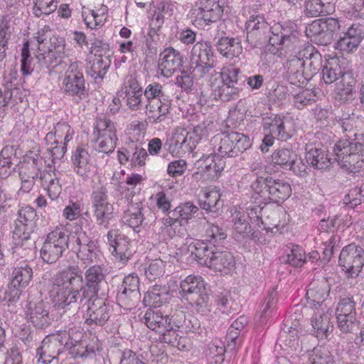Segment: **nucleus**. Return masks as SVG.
Listing matches in <instances>:
<instances>
[{
    "label": "nucleus",
    "instance_id": "obj_60",
    "mask_svg": "<svg viewBox=\"0 0 364 364\" xmlns=\"http://www.w3.org/2000/svg\"><path fill=\"white\" fill-rule=\"evenodd\" d=\"M164 262L160 259L151 260L148 265L144 264L145 275L150 281L155 280L161 276L164 272Z\"/></svg>",
    "mask_w": 364,
    "mask_h": 364
},
{
    "label": "nucleus",
    "instance_id": "obj_10",
    "mask_svg": "<svg viewBox=\"0 0 364 364\" xmlns=\"http://www.w3.org/2000/svg\"><path fill=\"white\" fill-rule=\"evenodd\" d=\"M198 254L191 256L198 264L219 272L222 274H228L235 267V260L232 254L223 248L215 250H207L202 245L198 247Z\"/></svg>",
    "mask_w": 364,
    "mask_h": 364
},
{
    "label": "nucleus",
    "instance_id": "obj_63",
    "mask_svg": "<svg viewBox=\"0 0 364 364\" xmlns=\"http://www.w3.org/2000/svg\"><path fill=\"white\" fill-rule=\"evenodd\" d=\"M53 131L57 137L59 144H66L73 139L74 130L71 127L65 122H60L56 124L53 128Z\"/></svg>",
    "mask_w": 364,
    "mask_h": 364
},
{
    "label": "nucleus",
    "instance_id": "obj_13",
    "mask_svg": "<svg viewBox=\"0 0 364 364\" xmlns=\"http://www.w3.org/2000/svg\"><path fill=\"white\" fill-rule=\"evenodd\" d=\"M338 264L347 277H357L364 266V249L355 242L346 245L340 252Z\"/></svg>",
    "mask_w": 364,
    "mask_h": 364
},
{
    "label": "nucleus",
    "instance_id": "obj_51",
    "mask_svg": "<svg viewBox=\"0 0 364 364\" xmlns=\"http://www.w3.org/2000/svg\"><path fill=\"white\" fill-rule=\"evenodd\" d=\"M54 145L55 146L51 148H48L46 151L43 154L46 168H49L50 166L55 167L57 161L63 159L67 151L66 144L63 143Z\"/></svg>",
    "mask_w": 364,
    "mask_h": 364
},
{
    "label": "nucleus",
    "instance_id": "obj_21",
    "mask_svg": "<svg viewBox=\"0 0 364 364\" xmlns=\"http://www.w3.org/2000/svg\"><path fill=\"white\" fill-rule=\"evenodd\" d=\"M65 41L63 38H54L51 40V44L48 50L45 49L43 53L36 55V58L41 67L46 69H52L62 63L64 58Z\"/></svg>",
    "mask_w": 364,
    "mask_h": 364
},
{
    "label": "nucleus",
    "instance_id": "obj_28",
    "mask_svg": "<svg viewBox=\"0 0 364 364\" xmlns=\"http://www.w3.org/2000/svg\"><path fill=\"white\" fill-rule=\"evenodd\" d=\"M329 291L330 285L326 280L313 281L306 290L307 304L316 309H327L324 301L328 296Z\"/></svg>",
    "mask_w": 364,
    "mask_h": 364
},
{
    "label": "nucleus",
    "instance_id": "obj_43",
    "mask_svg": "<svg viewBox=\"0 0 364 364\" xmlns=\"http://www.w3.org/2000/svg\"><path fill=\"white\" fill-rule=\"evenodd\" d=\"M205 287V282L201 277L188 275L181 280L179 293L183 298L188 300L197 293L203 291Z\"/></svg>",
    "mask_w": 364,
    "mask_h": 364
},
{
    "label": "nucleus",
    "instance_id": "obj_32",
    "mask_svg": "<svg viewBox=\"0 0 364 364\" xmlns=\"http://www.w3.org/2000/svg\"><path fill=\"white\" fill-rule=\"evenodd\" d=\"M122 91L124 93V99L127 106L132 111L141 109L143 106L142 95L144 92L136 77L130 76L125 82Z\"/></svg>",
    "mask_w": 364,
    "mask_h": 364
},
{
    "label": "nucleus",
    "instance_id": "obj_35",
    "mask_svg": "<svg viewBox=\"0 0 364 364\" xmlns=\"http://www.w3.org/2000/svg\"><path fill=\"white\" fill-rule=\"evenodd\" d=\"M60 172L55 167L50 166L41 173L40 180L42 187L46 190L47 193L51 200L57 199L61 191L62 186L60 183Z\"/></svg>",
    "mask_w": 364,
    "mask_h": 364
},
{
    "label": "nucleus",
    "instance_id": "obj_12",
    "mask_svg": "<svg viewBox=\"0 0 364 364\" xmlns=\"http://www.w3.org/2000/svg\"><path fill=\"white\" fill-rule=\"evenodd\" d=\"M83 301L87 306L85 314V323L92 328L96 326H104L112 312V306L107 303L106 296L87 297L85 298Z\"/></svg>",
    "mask_w": 364,
    "mask_h": 364
},
{
    "label": "nucleus",
    "instance_id": "obj_17",
    "mask_svg": "<svg viewBox=\"0 0 364 364\" xmlns=\"http://www.w3.org/2000/svg\"><path fill=\"white\" fill-rule=\"evenodd\" d=\"M197 144L198 139L191 133L181 129L173 132L167 138L164 146L172 155L182 156L192 153Z\"/></svg>",
    "mask_w": 364,
    "mask_h": 364
},
{
    "label": "nucleus",
    "instance_id": "obj_14",
    "mask_svg": "<svg viewBox=\"0 0 364 364\" xmlns=\"http://www.w3.org/2000/svg\"><path fill=\"white\" fill-rule=\"evenodd\" d=\"M91 205L96 223L107 229L110 222L114 219V213L113 205L108 201L105 188H100L92 192Z\"/></svg>",
    "mask_w": 364,
    "mask_h": 364
},
{
    "label": "nucleus",
    "instance_id": "obj_37",
    "mask_svg": "<svg viewBox=\"0 0 364 364\" xmlns=\"http://www.w3.org/2000/svg\"><path fill=\"white\" fill-rule=\"evenodd\" d=\"M112 61L110 55H102V53L95 54V58L90 61V66L87 67V74L96 82L104 79L107 74Z\"/></svg>",
    "mask_w": 364,
    "mask_h": 364
},
{
    "label": "nucleus",
    "instance_id": "obj_52",
    "mask_svg": "<svg viewBox=\"0 0 364 364\" xmlns=\"http://www.w3.org/2000/svg\"><path fill=\"white\" fill-rule=\"evenodd\" d=\"M220 194L217 189H212L204 194L203 199L199 200L200 208L206 212L215 213L220 206Z\"/></svg>",
    "mask_w": 364,
    "mask_h": 364
},
{
    "label": "nucleus",
    "instance_id": "obj_44",
    "mask_svg": "<svg viewBox=\"0 0 364 364\" xmlns=\"http://www.w3.org/2000/svg\"><path fill=\"white\" fill-rule=\"evenodd\" d=\"M90 156L88 151L82 146H77L73 151L71 164L74 171L80 176H85L90 169Z\"/></svg>",
    "mask_w": 364,
    "mask_h": 364
},
{
    "label": "nucleus",
    "instance_id": "obj_24",
    "mask_svg": "<svg viewBox=\"0 0 364 364\" xmlns=\"http://www.w3.org/2000/svg\"><path fill=\"white\" fill-rule=\"evenodd\" d=\"M117 153L118 160L121 164H125L130 161L131 164L134 166H144L148 157L147 151L143 147V144L134 140L126 142L124 146L119 149Z\"/></svg>",
    "mask_w": 364,
    "mask_h": 364
},
{
    "label": "nucleus",
    "instance_id": "obj_34",
    "mask_svg": "<svg viewBox=\"0 0 364 364\" xmlns=\"http://www.w3.org/2000/svg\"><path fill=\"white\" fill-rule=\"evenodd\" d=\"M211 97L215 100L229 102L239 97L241 89L238 86L226 83L215 77L210 80Z\"/></svg>",
    "mask_w": 364,
    "mask_h": 364
},
{
    "label": "nucleus",
    "instance_id": "obj_30",
    "mask_svg": "<svg viewBox=\"0 0 364 364\" xmlns=\"http://www.w3.org/2000/svg\"><path fill=\"white\" fill-rule=\"evenodd\" d=\"M32 232L19 228L14 230V253L21 257H32L35 255L36 242L31 237Z\"/></svg>",
    "mask_w": 364,
    "mask_h": 364
},
{
    "label": "nucleus",
    "instance_id": "obj_15",
    "mask_svg": "<svg viewBox=\"0 0 364 364\" xmlns=\"http://www.w3.org/2000/svg\"><path fill=\"white\" fill-rule=\"evenodd\" d=\"M139 278L135 274L124 277L122 284L118 287L117 304L127 310L134 309L141 299Z\"/></svg>",
    "mask_w": 364,
    "mask_h": 364
},
{
    "label": "nucleus",
    "instance_id": "obj_58",
    "mask_svg": "<svg viewBox=\"0 0 364 364\" xmlns=\"http://www.w3.org/2000/svg\"><path fill=\"white\" fill-rule=\"evenodd\" d=\"M316 94L314 90L302 89L299 93L293 95V102L296 107L302 109L316 102Z\"/></svg>",
    "mask_w": 364,
    "mask_h": 364
},
{
    "label": "nucleus",
    "instance_id": "obj_64",
    "mask_svg": "<svg viewBox=\"0 0 364 364\" xmlns=\"http://www.w3.org/2000/svg\"><path fill=\"white\" fill-rule=\"evenodd\" d=\"M309 364H331L332 357L330 352L320 346L314 348L309 357Z\"/></svg>",
    "mask_w": 364,
    "mask_h": 364
},
{
    "label": "nucleus",
    "instance_id": "obj_2",
    "mask_svg": "<svg viewBox=\"0 0 364 364\" xmlns=\"http://www.w3.org/2000/svg\"><path fill=\"white\" fill-rule=\"evenodd\" d=\"M105 267L95 264L89 267L84 277L77 265H69L53 278L49 295L58 309L67 310L76 304L80 298L106 296L109 286L106 281Z\"/></svg>",
    "mask_w": 364,
    "mask_h": 364
},
{
    "label": "nucleus",
    "instance_id": "obj_39",
    "mask_svg": "<svg viewBox=\"0 0 364 364\" xmlns=\"http://www.w3.org/2000/svg\"><path fill=\"white\" fill-rule=\"evenodd\" d=\"M33 277V271L31 264L26 259L20 262L15 267L11 273V279L14 286L17 285L21 288H26L31 282Z\"/></svg>",
    "mask_w": 364,
    "mask_h": 364
},
{
    "label": "nucleus",
    "instance_id": "obj_16",
    "mask_svg": "<svg viewBox=\"0 0 364 364\" xmlns=\"http://www.w3.org/2000/svg\"><path fill=\"white\" fill-rule=\"evenodd\" d=\"M107 238V243L113 249L112 255L115 260L122 265L126 264L135 252L131 240L118 229L109 230Z\"/></svg>",
    "mask_w": 364,
    "mask_h": 364
},
{
    "label": "nucleus",
    "instance_id": "obj_4",
    "mask_svg": "<svg viewBox=\"0 0 364 364\" xmlns=\"http://www.w3.org/2000/svg\"><path fill=\"white\" fill-rule=\"evenodd\" d=\"M333 161L349 173H358L364 168V144L342 139L335 144Z\"/></svg>",
    "mask_w": 364,
    "mask_h": 364
},
{
    "label": "nucleus",
    "instance_id": "obj_29",
    "mask_svg": "<svg viewBox=\"0 0 364 364\" xmlns=\"http://www.w3.org/2000/svg\"><path fill=\"white\" fill-rule=\"evenodd\" d=\"M356 77L352 70L344 71L336 82L334 93L336 99L339 102H346L351 100L355 94Z\"/></svg>",
    "mask_w": 364,
    "mask_h": 364
},
{
    "label": "nucleus",
    "instance_id": "obj_20",
    "mask_svg": "<svg viewBox=\"0 0 364 364\" xmlns=\"http://www.w3.org/2000/svg\"><path fill=\"white\" fill-rule=\"evenodd\" d=\"M247 41L255 46L257 43H264L271 31L269 23L262 14L251 15L245 23Z\"/></svg>",
    "mask_w": 364,
    "mask_h": 364
},
{
    "label": "nucleus",
    "instance_id": "obj_38",
    "mask_svg": "<svg viewBox=\"0 0 364 364\" xmlns=\"http://www.w3.org/2000/svg\"><path fill=\"white\" fill-rule=\"evenodd\" d=\"M215 47L227 58L238 57L242 53V46L238 38L222 36L215 43Z\"/></svg>",
    "mask_w": 364,
    "mask_h": 364
},
{
    "label": "nucleus",
    "instance_id": "obj_9",
    "mask_svg": "<svg viewBox=\"0 0 364 364\" xmlns=\"http://www.w3.org/2000/svg\"><path fill=\"white\" fill-rule=\"evenodd\" d=\"M92 136L97 151L109 154L115 149L118 140L115 124L106 114H97Z\"/></svg>",
    "mask_w": 364,
    "mask_h": 364
},
{
    "label": "nucleus",
    "instance_id": "obj_23",
    "mask_svg": "<svg viewBox=\"0 0 364 364\" xmlns=\"http://www.w3.org/2000/svg\"><path fill=\"white\" fill-rule=\"evenodd\" d=\"M26 316L28 321L38 329H46L53 321L48 304L42 300L29 301L26 306Z\"/></svg>",
    "mask_w": 364,
    "mask_h": 364
},
{
    "label": "nucleus",
    "instance_id": "obj_42",
    "mask_svg": "<svg viewBox=\"0 0 364 364\" xmlns=\"http://www.w3.org/2000/svg\"><path fill=\"white\" fill-rule=\"evenodd\" d=\"M322 68V80L326 84H331L336 82L340 76L344 73L346 68H341L340 65V60L338 58H331L325 61L323 65V60L321 59V66L319 70Z\"/></svg>",
    "mask_w": 364,
    "mask_h": 364
},
{
    "label": "nucleus",
    "instance_id": "obj_54",
    "mask_svg": "<svg viewBox=\"0 0 364 364\" xmlns=\"http://www.w3.org/2000/svg\"><path fill=\"white\" fill-rule=\"evenodd\" d=\"M294 154L295 152L289 149H277L272 154V163L274 166H279L286 170L288 166H290Z\"/></svg>",
    "mask_w": 364,
    "mask_h": 364
},
{
    "label": "nucleus",
    "instance_id": "obj_59",
    "mask_svg": "<svg viewBox=\"0 0 364 364\" xmlns=\"http://www.w3.org/2000/svg\"><path fill=\"white\" fill-rule=\"evenodd\" d=\"M232 217L235 231L244 236H249L251 234L252 228L247 220L246 214L245 213L235 212L232 214Z\"/></svg>",
    "mask_w": 364,
    "mask_h": 364
},
{
    "label": "nucleus",
    "instance_id": "obj_61",
    "mask_svg": "<svg viewBox=\"0 0 364 364\" xmlns=\"http://www.w3.org/2000/svg\"><path fill=\"white\" fill-rule=\"evenodd\" d=\"M336 320L338 328L345 333H353L360 323L357 316H336Z\"/></svg>",
    "mask_w": 364,
    "mask_h": 364
},
{
    "label": "nucleus",
    "instance_id": "obj_7",
    "mask_svg": "<svg viewBox=\"0 0 364 364\" xmlns=\"http://www.w3.org/2000/svg\"><path fill=\"white\" fill-rule=\"evenodd\" d=\"M63 93L71 97L75 102H79L88 96L89 85L86 83L82 72V63L74 61L61 77Z\"/></svg>",
    "mask_w": 364,
    "mask_h": 364
},
{
    "label": "nucleus",
    "instance_id": "obj_50",
    "mask_svg": "<svg viewBox=\"0 0 364 364\" xmlns=\"http://www.w3.org/2000/svg\"><path fill=\"white\" fill-rule=\"evenodd\" d=\"M330 2H324L323 0H308L306 2L305 12L309 17H316L329 14L331 11Z\"/></svg>",
    "mask_w": 364,
    "mask_h": 364
},
{
    "label": "nucleus",
    "instance_id": "obj_8",
    "mask_svg": "<svg viewBox=\"0 0 364 364\" xmlns=\"http://www.w3.org/2000/svg\"><path fill=\"white\" fill-rule=\"evenodd\" d=\"M223 14L220 0H198L190 9L188 18L196 28L205 29L218 21Z\"/></svg>",
    "mask_w": 364,
    "mask_h": 364
},
{
    "label": "nucleus",
    "instance_id": "obj_18",
    "mask_svg": "<svg viewBox=\"0 0 364 364\" xmlns=\"http://www.w3.org/2000/svg\"><path fill=\"white\" fill-rule=\"evenodd\" d=\"M205 239L203 240H195L189 244L188 251L191 256L197 255L200 246L205 247L207 250H215L218 248H223L224 240L227 237L225 230L217 225L208 224L205 230Z\"/></svg>",
    "mask_w": 364,
    "mask_h": 364
},
{
    "label": "nucleus",
    "instance_id": "obj_49",
    "mask_svg": "<svg viewBox=\"0 0 364 364\" xmlns=\"http://www.w3.org/2000/svg\"><path fill=\"white\" fill-rule=\"evenodd\" d=\"M325 33L323 37V46H327L330 44L334 36L341 29H344L346 27L345 21L338 20L335 18H323Z\"/></svg>",
    "mask_w": 364,
    "mask_h": 364
},
{
    "label": "nucleus",
    "instance_id": "obj_36",
    "mask_svg": "<svg viewBox=\"0 0 364 364\" xmlns=\"http://www.w3.org/2000/svg\"><path fill=\"white\" fill-rule=\"evenodd\" d=\"M161 225L158 232L159 238L163 241L171 240L175 236L183 237L185 235V228L179 218L172 213H168L161 220Z\"/></svg>",
    "mask_w": 364,
    "mask_h": 364
},
{
    "label": "nucleus",
    "instance_id": "obj_56",
    "mask_svg": "<svg viewBox=\"0 0 364 364\" xmlns=\"http://www.w3.org/2000/svg\"><path fill=\"white\" fill-rule=\"evenodd\" d=\"M218 75L219 80L235 86L239 85L242 77L240 68L232 65L223 68L222 71L218 73Z\"/></svg>",
    "mask_w": 364,
    "mask_h": 364
},
{
    "label": "nucleus",
    "instance_id": "obj_19",
    "mask_svg": "<svg viewBox=\"0 0 364 364\" xmlns=\"http://www.w3.org/2000/svg\"><path fill=\"white\" fill-rule=\"evenodd\" d=\"M75 243L72 245V250L76 253L77 257L86 266L97 262L99 251L96 243L85 231L75 232Z\"/></svg>",
    "mask_w": 364,
    "mask_h": 364
},
{
    "label": "nucleus",
    "instance_id": "obj_6",
    "mask_svg": "<svg viewBox=\"0 0 364 364\" xmlns=\"http://www.w3.org/2000/svg\"><path fill=\"white\" fill-rule=\"evenodd\" d=\"M144 95L146 100L145 105L146 114L151 123L163 122L169 112L170 101L164 90V87L159 82H153L149 84Z\"/></svg>",
    "mask_w": 364,
    "mask_h": 364
},
{
    "label": "nucleus",
    "instance_id": "obj_22",
    "mask_svg": "<svg viewBox=\"0 0 364 364\" xmlns=\"http://www.w3.org/2000/svg\"><path fill=\"white\" fill-rule=\"evenodd\" d=\"M77 342V340L73 341L70 337V332L64 331L46 336L39 348L44 350V353L50 354L51 357L57 359L65 347L70 348Z\"/></svg>",
    "mask_w": 364,
    "mask_h": 364
},
{
    "label": "nucleus",
    "instance_id": "obj_41",
    "mask_svg": "<svg viewBox=\"0 0 364 364\" xmlns=\"http://www.w3.org/2000/svg\"><path fill=\"white\" fill-rule=\"evenodd\" d=\"M284 255L279 257L283 264L294 267H301L306 262V255L304 248L298 245L289 244L285 249Z\"/></svg>",
    "mask_w": 364,
    "mask_h": 364
},
{
    "label": "nucleus",
    "instance_id": "obj_48",
    "mask_svg": "<svg viewBox=\"0 0 364 364\" xmlns=\"http://www.w3.org/2000/svg\"><path fill=\"white\" fill-rule=\"evenodd\" d=\"M46 240L56 248L58 247L62 253H64L69 248L70 235L63 227H57L49 232Z\"/></svg>",
    "mask_w": 364,
    "mask_h": 364
},
{
    "label": "nucleus",
    "instance_id": "obj_45",
    "mask_svg": "<svg viewBox=\"0 0 364 364\" xmlns=\"http://www.w3.org/2000/svg\"><path fill=\"white\" fill-rule=\"evenodd\" d=\"M36 219L37 214L33 208L28 205L22 207L18 212L14 230L19 228L23 231L33 232Z\"/></svg>",
    "mask_w": 364,
    "mask_h": 364
},
{
    "label": "nucleus",
    "instance_id": "obj_31",
    "mask_svg": "<svg viewBox=\"0 0 364 364\" xmlns=\"http://www.w3.org/2000/svg\"><path fill=\"white\" fill-rule=\"evenodd\" d=\"M331 314L328 309H317L311 318L312 334L318 339H324L332 332L333 325L331 321Z\"/></svg>",
    "mask_w": 364,
    "mask_h": 364
},
{
    "label": "nucleus",
    "instance_id": "obj_33",
    "mask_svg": "<svg viewBox=\"0 0 364 364\" xmlns=\"http://www.w3.org/2000/svg\"><path fill=\"white\" fill-rule=\"evenodd\" d=\"M321 144L315 146L308 144L306 147L305 159L308 164L316 169L328 168L333 163V158L329 157L328 150Z\"/></svg>",
    "mask_w": 364,
    "mask_h": 364
},
{
    "label": "nucleus",
    "instance_id": "obj_46",
    "mask_svg": "<svg viewBox=\"0 0 364 364\" xmlns=\"http://www.w3.org/2000/svg\"><path fill=\"white\" fill-rule=\"evenodd\" d=\"M111 356L119 361V364H136L140 358L137 353L125 346L123 343H116L110 346Z\"/></svg>",
    "mask_w": 364,
    "mask_h": 364
},
{
    "label": "nucleus",
    "instance_id": "obj_11",
    "mask_svg": "<svg viewBox=\"0 0 364 364\" xmlns=\"http://www.w3.org/2000/svg\"><path fill=\"white\" fill-rule=\"evenodd\" d=\"M213 51L211 43L208 41L196 43L191 50L190 65L192 73L203 77L209 73L214 67Z\"/></svg>",
    "mask_w": 364,
    "mask_h": 364
},
{
    "label": "nucleus",
    "instance_id": "obj_40",
    "mask_svg": "<svg viewBox=\"0 0 364 364\" xmlns=\"http://www.w3.org/2000/svg\"><path fill=\"white\" fill-rule=\"evenodd\" d=\"M123 220L135 232H139L144 221V208L142 203L140 202L131 203L124 213Z\"/></svg>",
    "mask_w": 364,
    "mask_h": 364
},
{
    "label": "nucleus",
    "instance_id": "obj_1",
    "mask_svg": "<svg viewBox=\"0 0 364 364\" xmlns=\"http://www.w3.org/2000/svg\"><path fill=\"white\" fill-rule=\"evenodd\" d=\"M268 42L272 53L284 50V63L287 80L299 87L305 85L319 72L321 54L310 43L301 44L296 23L291 21L277 23L271 27Z\"/></svg>",
    "mask_w": 364,
    "mask_h": 364
},
{
    "label": "nucleus",
    "instance_id": "obj_5",
    "mask_svg": "<svg viewBox=\"0 0 364 364\" xmlns=\"http://www.w3.org/2000/svg\"><path fill=\"white\" fill-rule=\"evenodd\" d=\"M214 151L218 157L234 158L252 146L248 135L237 132H225L216 134L211 139Z\"/></svg>",
    "mask_w": 364,
    "mask_h": 364
},
{
    "label": "nucleus",
    "instance_id": "obj_47",
    "mask_svg": "<svg viewBox=\"0 0 364 364\" xmlns=\"http://www.w3.org/2000/svg\"><path fill=\"white\" fill-rule=\"evenodd\" d=\"M169 299L168 288L164 286L154 285L144 295V303L146 306L157 309Z\"/></svg>",
    "mask_w": 364,
    "mask_h": 364
},
{
    "label": "nucleus",
    "instance_id": "obj_3",
    "mask_svg": "<svg viewBox=\"0 0 364 364\" xmlns=\"http://www.w3.org/2000/svg\"><path fill=\"white\" fill-rule=\"evenodd\" d=\"M250 188L255 199L264 204L281 203L291 194L290 184L284 179L267 175L252 181Z\"/></svg>",
    "mask_w": 364,
    "mask_h": 364
},
{
    "label": "nucleus",
    "instance_id": "obj_53",
    "mask_svg": "<svg viewBox=\"0 0 364 364\" xmlns=\"http://www.w3.org/2000/svg\"><path fill=\"white\" fill-rule=\"evenodd\" d=\"M198 211L199 208L192 202H186L177 206L172 212H170V213H172L176 218H179L181 223L183 221L188 223L193 217L198 215Z\"/></svg>",
    "mask_w": 364,
    "mask_h": 364
},
{
    "label": "nucleus",
    "instance_id": "obj_27",
    "mask_svg": "<svg viewBox=\"0 0 364 364\" xmlns=\"http://www.w3.org/2000/svg\"><path fill=\"white\" fill-rule=\"evenodd\" d=\"M183 64V55L172 47L164 49L160 53L159 69L161 74L166 77H171Z\"/></svg>",
    "mask_w": 364,
    "mask_h": 364
},
{
    "label": "nucleus",
    "instance_id": "obj_25",
    "mask_svg": "<svg viewBox=\"0 0 364 364\" xmlns=\"http://www.w3.org/2000/svg\"><path fill=\"white\" fill-rule=\"evenodd\" d=\"M287 123L285 116L271 114L262 118V126L264 132L274 135L278 140L287 141L292 136L291 129Z\"/></svg>",
    "mask_w": 364,
    "mask_h": 364
},
{
    "label": "nucleus",
    "instance_id": "obj_55",
    "mask_svg": "<svg viewBox=\"0 0 364 364\" xmlns=\"http://www.w3.org/2000/svg\"><path fill=\"white\" fill-rule=\"evenodd\" d=\"M63 253L60 252L58 247L52 245L45 240L40 250V256L43 261L47 264H51L55 263Z\"/></svg>",
    "mask_w": 364,
    "mask_h": 364
},
{
    "label": "nucleus",
    "instance_id": "obj_57",
    "mask_svg": "<svg viewBox=\"0 0 364 364\" xmlns=\"http://www.w3.org/2000/svg\"><path fill=\"white\" fill-rule=\"evenodd\" d=\"M225 352V347L221 341L211 342L208 346L206 355L209 358L208 364H220L224 360V354Z\"/></svg>",
    "mask_w": 364,
    "mask_h": 364
},
{
    "label": "nucleus",
    "instance_id": "obj_26",
    "mask_svg": "<svg viewBox=\"0 0 364 364\" xmlns=\"http://www.w3.org/2000/svg\"><path fill=\"white\" fill-rule=\"evenodd\" d=\"M143 321L149 329L156 331L163 337L161 340L166 343L171 342L166 338V333H170V330L172 328L168 315H164L158 309H149L143 317Z\"/></svg>",
    "mask_w": 364,
    "mask_h": 364
},
{
    "label": "nucleus",
    "instance_id": "obj_62",
    "mask_svg": "<svg viewBox=\"0 0 364 364\" xmlns=\"http://www.w3.org/2000/svg\"><path fill=\"white\" fill-rule=\"evenodd\" d=\"M357 316L355 301L353 297L341 299L336 309V316Z\"/></svg>",
    "mask_w": 364,
    "mask_h": 364
}]
</instances>
